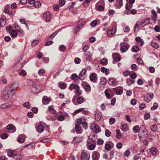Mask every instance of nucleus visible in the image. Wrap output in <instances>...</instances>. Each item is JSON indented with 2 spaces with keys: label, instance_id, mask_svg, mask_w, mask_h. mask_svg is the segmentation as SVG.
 Segmentation results:
<instances>
[{
  "label": "nucleus",
  "instance_id": "nucleus-20",
  "mask_svg": "<svg viewBox=\"0 0 160 160\" xmlns=\"http://www.w3.org/2000/svg\"><path fill=\"white\" fill-rule=\"evenodd\" d=\"M6 24L5 18H4L0 19V27H4Z\"/></svg>",
  "mask_w": 160,
  "mask_h": 160
},
{
  "label": "nucleus",
  "instance_id": "nucleus-29",
  "mask_svg": "<svg viewBox=\"0 0 160 160\" xmlns=\"http://www.w3.org/2000/svg\"><path fill=\"white\" fill-rule=\"evenodd\" d=\"M152 18L153 20L155 21L157 19V14L155 11H152Z\"/></svg>",
  "mask_w": 160,
  "mask_h": 160
},
{
  "label": "nucleus",
  "instance_id": "nucleus-17",
  "mask_svg": "<svg viewBox=\"0 0 160 160\" xmlns=\"http://www.w3.org/2000/svg\"><path fill=\"white\" fill-rule=\"evenodd\" d=\"M75 129L78 134L82 133V131L81 129V126L79 125H76L75 127Z\"/></svg>",
  "mask_w": 160,
  "mask_h": 160
},
{
  "label": "nucleus",
  "instance_id": "nucleus-36",
  "mask_svg": "<svg viewBox=\"0 0 160 160\" xmlns=\"http://www.w3.org/2000/svg\"><path fill=\"white\" fill-rule=\"evenodd\" d=\"M48 110L49 111L52 113H55V111L54 109L53 106H51L48 107Z\"/></svg>",
  "mask_w": 160,
  "mask_h": 160
},
{
  "label": "nucleus",
  "instance_id": "nucleus-6",
  "mask_svg": "<svg viewBox=\"0 0 160 160\" xmlns=\"http://www.w3.org/2000/svg\"><path fill=\"white\" fill-rule=\"evenodd\" d=\"M32 85L33 87V88H35L36 89V90L35 91L36 92H40L42 89V87L40 86V84H38V82H33Z\"/></svg>",
  "mask_w": 160,
  "mask_h": 160
},
{
  "label": "nucleus",
  "instance_id": "nucleus-28",
  "mask_svg": "<svg viewBox=\"0 0 160 160\" xmlns=\"http://www.w3.org/2000/svg\"><path fill=\"white\" fill-rule=\"evenodd\" d=\"M108 91H110V89H108V90H106L105 91V95L107 98L108 99H110L112 97V96H111L110 94H109Z\"/></svg>",
  "mask_w": 160,
  "mask_h": 160
},
{
  "label": "nucleus",
  "instance_id": "nucleus-27",
  "mask_svg": "<svg viewBox=\"0 0 160 160\" xmlns=\"http://www.w3.org/2000/svg\"><path fill=\"white\" fill-rule=\"evenodd\" d=\"M107 82L106 79L103 77L101 78L100 79V83L101 85L103 86L105 85Z\"/></svg>",
  "mask_w": 160,
  "mask_h": 160
},
{
  "label": "nucleus",
  "instance_id": "nucleus-43",
  "mask_svg": "<svg viewBox=\"0 0 160 160\" xmlns=\"http://www.w3.org/2000/svg\"><path fill=\"white\" fill-rule=\"evenodd\" d=\"M84 109V108H81L75 110L73 113V115H75L77 113L82 112L83 110Z\"/></svg>",
  "mask_w": 160,
  "mask_h": 160
},
{
  "label": "nucleus",
  "instance_id": "nucleus-19",
  "mask_svg": "<svg viewBox=\"0 0 160 160\" xmlns=\"http://www.w3.org/2000/svg\"><path fill=\"white\" fill-rule=\"evenodd\" d=\"M128 45H124L121 46L120 48V50L122 52H126L128 49Z\"/></svg>",
  "mask_w": 160,
  "mask_h": 160
},
{
  "label": "nucleus",
  "instance_id": "nucleus-63",
  "mask_svg": "<svg viewBox=\"0 0 160 160\" xmlns=\"http://www.w3.org/2000/svg\"><path fill=\"white\" fill-rule=\"evenodd\" d=\"M80 28L79 25H77L74 29V32L75 33H76L79 30Z\"/></svg>",
  "mask_w": 160,
  "mask_h": 160
},
{
  "label": "nucleus",
  "instance_id": "nucleus-25",
  "mask_svg": "<svg viewBox=\"0 0 160 160\" xmlns=\"http://www.w3.org/2000/svg\"><path fill=\"white\" fill-rule=\"evenodd\" d=\"M142 22V20H139L135 24L134 26V31L135 32L136 29L137 28V30L138 29V27L140 25Z\"/></svg>",
  "mask_w": 160,
  "mask_h": 160
},
{
  "label": "nucleus",
  "instance_id": "nucleus-35",
  "mask_svg": "<svg viewBox=\"0 0 160 160\" xmlns=\"http://www.w3.org/2000/svg\"><path fill=\"white\" fill-rule=\"evenodd\" d=\"M139 127L138 125L134 126L133 128V131L135 133H137L138 131L139 132Z\"/></svg>",
  "mask_w": 160,
  "mask_h": 160
},
{
  "label": "nucleus",
  "instance_id": "nucleus-47",
  "mask_svg": "<svg viewBox=\"0 0 160 160\" xmlns=\"http://www.w3.org/2000/svg\"><path fill=\"white\" fill-rule=\"evenodd\" d=\"M105 148L107 150H108V151L110 150L111 148V145H110V144L108 143H107L105 144Z\"/></svg>",
  "mask_w": 160,
  "mask_h": 160
},
{
  "label": "nucleus",
  "instance_id": "nucleus-56",
  "mask_svg": "<svg viewBox=\"0 0 160 160\" xmlns=\"http://www.w3.org/2000/svg\"><path fill=\"white\" fill-rule=\"evenodd\" d=\"M123 90L121 89H118L116 91V93L117 94L120 95L122 94Z\"/></svg>",
  "mask_w": 160,
  "mask_h": 160
},
{
  "label": "nucleus",
  "instance_id": "nucleus-9",
  "mask_svg": "<svg viewBox=\"0 0 160 160\" xmlns=\"http://www.w3.org/2000/svg\"><path fill=\"white\" fill-rule=\"evenodd\" d=\"M100 157L99 153L97 151H94L92 152V158L93 160H98Z\"/></svg>",
  "mask_w": 160,
  "mask_h": 160
},
{
  "label": "nucleus",
  "instance_id": "nucleus-39",
  "mask_svg": "<svg viewBox=\"0 0 160 160\" xmlns=\"http://www.w3.org/2000/svg\"><path fill=\"white\" fill-rule=\"evenodd\" d=\"M17 35L18 33L17 32L14 30L11 33V36L12 37H15L17 36Z\"/></svg>",
  "mask_w": 160,
  "mask_h": 160
},
{
  "label": "nucleus",
  "instance_id": "nucleus-8",
  "mask_svg": "<svg viewBox=\"0 0 160 160\" xmlns=\"http://www.w3.org/2000/svg\"><path fill=\"white\" fill-rule=\"evenodd\" d=\"M87 147L88 150H93L95 149L96 146L94 144L91 143L90 141H89V140H88Z\"/></svg>",
  "mask_w": 160,
  "mask_h": 160
},
{
  "label": "nucleus",
  "instance_id": "nucleus-49",
  "mask_svg": "<svg viewBox=\"0 0 160 160\" xmlns=\"http://www.w3.org/2000/svg\"><path fill=\"white\" fill-rule=\"evenodd\" d=\"M23 106L24 107L28 109H29L30 108L29 102H28L24 103L23 104Z\"/></svg>",
  "mask_w": 160,
  "mask_h": 160
},
{
  "label": "nucleus",
  "instance_id": "nucleus-32",
  "mask_svg": "<svg viewBox=\"0 0 160 160\" xmlns=\"http://www.w3.org/2000/svg\"><path fill=\"white\" fill-rule=\"evenodd\" d=\"M121 136L120 130L118 129L116 131V137L117 138H120Z\"/></svg>",
  "mask_w": 160,
  "mask_h": 160
},
{
  "label": "nucleus",
  "instance_id": "nucleus-10",
  "mask_svg": "<svg viewBox=\"0 0 160 160\" xmlns=\"http://www.w3.org/2000/svg\"><path fill=\"white\" fill-rule=\"evenodd\" d=\"M113 58L116 62H118L121 59V57L118 53H115L112 54Z\"/></svg>",
  "mask_w": 160,
  "mask_h": 160
},
{
  "label": "nucleus",
  "instance_id": "nucleus-1",
  "mask_svg": "<svg viewBox=\"0 0 160 160\" xmlns=\"http://www.w3.org/2000/svg\"><path fill=\"white\" fill-rule=\"evenodd\" d=\"M17 89L12 86H8L6 88V90L7 91V95L4 94L3 97L5 99H8V98H11L13 94L16 92Z\"/></svg>",
  "mask_w": 160,
  "mask_h": 160
},
{
  "label": "nucleus",
  "instance_id": "nucleus-15",
  "mask_svg": "<svg viewBox=\"0 0 160 160\" xmlns=\"http://www.w3.org/2000/svg\"><path fill=\"white\" fill-rule=\"evenodd\" d=\"M42 102L43 104L47 105L50 102V99L47 97L45 96L42 98Z\"/></svg>",
  "mask_w": 160,
  "mask_h": 160
},
{
  "label": "nucleus",
  "instance_id": "nucleus-3",
  "mask_svg": "<svg viewBox=\"0 0 160 160\" xmlns=\"http://www.w3.org/2000/svg\"><path fill=\"white\" fill-rule=\"evenodd\" d=\"M90 155L88 152L83 151L81 154V160H89Z\"/></svg>",
  "mask_w": 160,
  "mask_h": 160
},
{
  "label": "nucleus",
  "instance_id": "nucleus-61",
  "mask_svg": "<svg viewBox=\"0 0 160 160\" xmlns=\"http://www.w3.org/2000/svg\"><path fill=\"white\" fill-rule=\"evenodd\" d=\"M78 75L76 74H73L71 76V78L73 80H77Z\"/></svg>",
  "mask_w": 160,
  "mask_h": 160
},
{
  "label": "nucleus",
  "instance_id": "nucleus-7",
  "mask_svg": "<svg viewBox=\"0 0 160 160\" xmlns=\"http://www.w3.org/2000/svg\"><path fill=\"white\" fill-rule=\"evenodd\" d=\"M90 128L91 129H94V130L96 133L101 132V129L99 126L97 125H95L94 123L91 124Z\"/></svg>",
  "mask_w": 160,
  "mask_h": 160
},
{
  "label": "nucleus",
  "instance_id": "nucleus-53",
  "mask_svg": "<svg viewBox=\"0 0 160 160\" xmlns=\"http://www.w3.org/2000/svg\"><path fill=\"white\" fill-rule=\"evenodd\" d=\"M138 67L137 65L135 64H132L131 66V69L134 71Z\"/></svg>",
  "mask_w": 160,
  "mask_h": 160
},
{
  "label": "nucleus",
  "instance_id": "nucleus-21",
  "mask_svg": "<svg viewBox=\"0 0 160 160\" xmlns=\"http://www.w3.org/2000/svg\"><path fill=\"white\" fill-rule=\"evenodd\" d=\"M82 140V137H75L73 138V141L75 142H80Z\"/></svg>",
  "mask_w": 160,
  "mask_h": 160
},
{
  "label": "nucleus",
  "instance_id": "nucleus-50",
  "mask_svg": "<svg viewBox=\"0 0 160 160\" xmlns=\"http://www.w3.org/2000/svg\"><path fill=\"white\" fill-rule=\"evenodd\" d=\"M79 88L75 90L76 91L75 93L76 94V95L79 96L81 94L82 92L81 90H79Z\"/></svg>",
  "mask_w": 160,
  "mask_h": 160
},
{
  "label": "nucleus",
  "instance_id": "nucleus-45",
  "mask_svg": "<svg viewBox=\"0 0 160 160\" xmlns=\"http://www.w3.org/2000/svg\"><path fill=\"white\" fill-rule=\"evenodd\" d=\"M152 46L155 49H157L158 48V45L157 43L155 42H152L151 43Z\"/></svg>",
  "mask_w": 160,
  "mask_h": 160
},
{
  "label": "nucleus",
  "instance_id": "nucleus-4",
  "mask_svg": "<svg viewBox=\"0 0 160 160\" xmlns=\"http://www.w3.org/2000/svg\"><path fill=\"white\" fill-rule=\"evenodd\" d=\"M98 75L95 72L90 73L89 78L90 81L93 83H96L98 80Z\"/></svg>",
  "mask_w": 160,
  "mask_h": 160
},
{
  "label": "nucleus",
  "instance_id": "nucleus-23",
  "mask_svg": "<svg viewBox=\"0 0 160 160\" xmlns=\"http://www.w3.org/2000/svg\"><path fill=\"white\" fill-rule=\"evenodd\" d=\"M85 99L82 97H79L77 99V102L78 104H81L83 102Z\"/></svg>",
  "mask_w": 160,
  "mask_h": 160
},
{
  "label": "nucleus",
  "instance_id": "nucleus-13",
  "mask_svg": "<svg viewBox=\"0 0 160 160\" xmlns=\"http://www.w3.org/2000/svg\"><path fill=\"white\" fill-rule=\"evenodd\" d=\"M25 140V136L24 135H20L18 137V141L20 143L24 142Z\"/></svg>",
  "mask_w": 160,
  "mask_h": 160
},
{
  "label": "nucleus",
  "instance_id": "nucleus-55",
  "mask_svg": "<svg viewBox=\"0 0 160 160\" xmlns=\"http://www.w3.org/2000/svg\"><path fill=\"white\" fill-rule=\"evenodd\" d=\"M66 47L63 45H61L59 47V50L62 51L64 52L66 49Z\"/></svg>",
  "mask_w": 160,
  "mask_h": 160
},
{
  "label": "nucleus",
  "instance_id": "nucleus-62",
  "mask_svg": "<svg viewBox=\"0 0 160 160\" xmlns=\"http://www.w3.org/2000/svg\"><path fill=\"white\" fill-rule=\"evenodd\" d=\"M97 24V22L95 20H93L91 23V25L92 27L96 26Z\"/></svg>",
  "mask_w": 160,
  "mask_h": 160
},
{
  "label": "nucleus",
  "instance_id": "nucleus-51",
  "mask_svg": "<svg viewBox=\"0 0 160 160\" xmlns=\"http://www.w3.org/2000/svg\"><path fill=\"white\" fill-rule=\"evenodd\" d=\"M132 6V5L129 3H127L126 4V8L127 10H130Z\"/></svg>",
  "mask_w": 160,
  "mask_h": 160
},
{
  "label": "nucleus",
  "instance_id": "nucleus-18",
  "mask_svg": "<svg viewBox=\"0 0 160 160\" xmlns=\"http://www.w3.org/2000/svg\"><path fill=\"white\" fill-rule=\"evenodd\" d=\"M100 69L101 71L102 72L105 73L106 75H108L110 73L109 69L105 67H101Z\"/></svg>",
  "mask_w": 160,
  "mask_h": 160
},
{
  "label": "nucleus",
  "instance_id": "nucleus-2",
  "mask_svg": "<svg viewBox=\"0 0 160 160\" xmlns=\"http://www.w3.org/2000/svg\"><path fill=\"white\" fill-rule=\"evenodd\" d=\"M148 134V132L145 127L142 126L140 128L138 134L139 138H146L147 137Z\"/></svg>",
  "mask_w": 160,
  "mask_h": 160
},
{
  "label": "nucleus",
  "instance_id": "nucleus-64",
  "mask_svg": "<svg viewBox=\"0 0 160 160\" xmlns=\"http://www.w3.org/2000/svg\"><path fill=\"white\" fill-rule=\"evenodd\" d=\"M130 77L132 79H134L137 77V75L135 72H133L130 75Z\"/></svg>",
  "mask_w": 160,
  "mask_h": 160
},
{
  "label": "nucleus",
  "instance_id": "nucleus-33",
  "mask_svg": "<svg viewBox=\"0 0 160 160\" xmlns=\"http://www.w3.org/2000/svg\"><path fill=\"white\" fill-rule=\"evenodd\" d=\"M85 121V119L84 118H81L77 120V122L79 124H82Z\"/></svg>",
  "mask_w": 160,
  "mask_h": 160
},
{
  "label": "nucleus",
  "instance_id": "nucleus-46",
  "mask_svg": "<svg viewBox=\"0 0 160 160\" xmlns=\"http://www.w3.org/2000/svg\"><path fill=\"white\" fill-rule=\"evenodd\" d=\"M100 63L102 64L105 65L107 63V60L104 58L102 59L100 61Z\"/></svg>",
  "mask_w": 160,
  "mask_h": 160
},
{
  "label": "nucleus",
  "instance_id": "nucleus-34",
  "mask_svg": "<svg viewBox=\"0 0 160 160\" xmlns=\"http://www.w3.org/2000/svg\"><path fill=\"white\" fill-rule=\"evenodd\" d=\"M158 107V104L157 103H154L153 104V106L151 108V110H154L156 109Z\"/></svg>",
  "mask_w": 160,
  "mask_h": 160
},
{
  "label": "nucleus",
  "instance_id": "nucleus-14",
  "mask_svg": "<svg viewBox=\"0 0 160 160\" xmlns=\"http://www.w3.org/2000/svg\"><path fill=\"white\" fill-rule=\"evenodd\" d=\"M108 83L110 85L115 86L116 84L115 79L114 78H110L108 79Z\"/></svg>",
  "mask_w": 160,
  "mask_h": 160
},
{
  "label": "nucleus",
  "instance_id": "nucleus-31",
  "mask_svg": "<svg viewBox=\"0 0 160 160\" xmlns=\"http://www.w3.org/2000/svg\"><path fill=\"white\" fill-rule=\"evenodd\" d=\"M139 49V47L136 46H135L132 48V51L133 52H137Z\"/></svg>",
  "mask_w": 160,
  "mask_h": 160
},
{
  "label": "nucleus",
  "instance_id": "nucleus-37",
  "mask_svg": "<svg viewBox=\"0 0 160 160\" xmlns=\"http://www.w3.org/2000/svg\"><path fill=\"white\" fill-rule=\"evenodd\" d=\"M38 73L39 75L41 76L45 73V71L44 69H41L38 70Z\"/></svg>",
  "mask_w": 160,
  "mask_h": 160
},
{
  "label": "nucleus",
  "instance_id": "nucleus-5",
  "mask_svg": "<svg viewBox=\"0 0 160 160\" xmlns=\"http://www.w3.org/2000/svg\"><path fill=\"white\" fill-rule=\"evenodd\" d=\"M116 27L114 26H112V29L108 30L107 32V36L108 37H111L115 34L116 32Z\"/></svg>",
  "mask_w": 160,
  "mask_h": 160
},
{
  "label": "nucleus",
  "instance_id": "nucleus-59",
  "mask_svg": "<svg viewBox=\"0 0 160 160\" xmlns=\"http://www.w3.org/2000/svg\"><path fill=\"white\" fill-rule=\"evenodd\" d=\"M65 0H60L59 1V4L60 6H63L65 3Z\"/></svg>",
  "mask_w": 160,
  "mask_h": 160
},
{
  "label": "nucleus",
  "instance_id": "nucleus-57",
  "mask_svg": "<svg viewBox=\"0 0 160 160\" xmlns=\"http://www.w3.org/2000/svg\"><path fill=\"white\" fill-rule=\"evenodd\" d=\"M74 61L76 64H78L80 63L81 62V60L78 58H75Z\"/></svg>",
  "mask_w": 160,
  "mask_h": 160
},
{
  "label": "nucleus",
  "instance_id": "nucleus-24",
  "mask_svg": "<svg viewBox=\"0 0 160 160\" xmlns=\"http://www.w3.org/2000/svg\"><path fill=\"white\" fill-rule=\"evenodd\" d=\"M86 73V70L85 69H83L82 70L81 72L79 74V78L80 80L82 79H83L82 78V77L85 75Z\"/></svg>",
  "mask_w": 160,
  "mask_h": 160
},
{
  "label": "nucleus",
  "instance_id": "nucleus-60",
  "mask_svg": "<svg viewBox=\"0 0 160 160\" xmlns=\"http://www.w3.org/2000/svg\"><path fill=\"white\" fill-rule=\"evenodd\" d=\"M17 7V5L16 3H12L11 5V9H14L16 8Z\"/></svg>",
  "mask_w": 160,
  "mask_h": 160
},
{
  "label": "nucleus",
  "instance_id": "nucleus-58",
  "mask_svg": "<svg viewBox=\"0 0 160 160\" xmlns=\"http://www.w3.org/2000/svg\"><path fill=\"white\" fill-rule=\"evenodd\" d=\"M115 121V119L113 118H111L109 119V123L112 125L114 123Z\"/></svg>",
  "mask_w": 160,
  "mask_h": 160
},
{
  "label": "nucleus",
  "instance_id": "nucleus-22",
  "mask_svg": "<svg viewBox=\"0 0 160 160\" xmlns=\"http://www.w3.org/2000/svg\"><path fill=\"white\" fill-rule=\"evenodd\" d=\"M24 155L23 154H19L14 156V158L17 160H21L23 158Z\"/></svg>",
  "mask_w": 160,
  "mask_h": 160
},
{
  "label": "nucleus",
  "instance_id": "nucleus-26",
  "mask_svg": "<svg viewBox=\"0 0 160 160\" xmlns=\"http://www.w3.org/2000/svg\"><path fill=\"white\" fill-rule=\"evenodd\" d=\"M150 152L152 155H155L156 154L157 152V149L155 147H152L150 148L149 149Z\"/></svg>",
  "mask_w": 160,
  "mask_h": 160
},
{
  "label": "nucleus",
  "instance_id": "nucleus-52",
  "mask_svg": "<svg viewBox=\"0 0 160 160\" xmlns=\"http://www.w3.org/2000/svg\"><path fill=\"white\" fill-rule=\"evenodd\" d=\"M134 80H131L130 79H127V83L128 84V85L129 86L132 84L134 83Z\"/></svg>",
  "mask_w": 160,
  "mask_h": 160
},
{
  "label": "nucleus",
  "instance_id": "nucleus-30",
  "mask_svg": "<svg viewBox=\"0 0 160 160\" xmlns=\"http://www.w3.org/2000/svg\"><path fill=\"white\" fill-rule=\"evenodd\" d=\"M44 130V127L42 125H39L37 128V131L39 132H41Z\"/></svg>",
  "mask_w": 160,
  "mask_h": 160
},
{
  "label": "nucleus",
  "instance_id": "nucleus-16",
  "mask_svg": "<svg viewBox=\"0 0 160 160\" xmlns=\"http://www.w3.org/2000/svg\"><path fill=\"white\" fill-rule=\"evenodd\" d=\"M96 7L98 10H104V4L100 5L99 2L96 4Z\"/></svg>",
  "mask_w": 160,
  "mask_h": 160
},
{
  "label": "nucleus",
  "instance_id": "nucleus-11",
  "mask_svg": "<svg viewBox=\"0 0 160 160\" xmlns=\"http://www.w3.org/2000/svg\"><path fill=\"white\" fill-rule=\"evenodd\" d=\"M102 117L101 112H96L95 115V119L97 121H99Z\"/></svg>",
  "mask_w": 160,
  "mask_h": 160
},
{
  "label": "nucleus",
  "instance_id": "nucleus-44",
  "mask_svg": "<svg viewBox=\"0 0 160 160\" xmlns=\"http://www.w3.org/2000/svg\"><path fill=\"white\" fill-rule=\"evenodd\" d=\"M20 75L22 76H24L26 75V72L24 70H21L19 73Z\"/></svg>",
  "mask_w": 160,
  "mask_h": 160
},
{
  "label": "nucleus",
  "instance_id": "nucleus-48",
  "mask_svg": "<svg viewBox=\"0 0 160 160\" xmlns=\"http://www.w3.org/2000/svg\"><path fill=\"white\" fill-rule=\"evenodd\" d=\"M8 156L9 157H13L14 158V156L15 155L14 154L12 151L10 150L8 153Z\"/></svg>",
  "mask_w": 160,
  "mask_h": 160
},
{
  "label": "nucleus",
  "instance_id": "nucleus-40",
  "mask_svg": "<svg viewBox=\"0 0 160 160\" xmlns=\"http://www.w3.org/2000/svg\"><path fill=\"white\" fill-rule=\"evenodd\" d=\"M151 129L152 132L155 131L157 129V126L156 124H153L151 127Z\"/></svg>",
  "mask_w": 160,
  "mask_h": 160
},
{
  "label": "nucleus",
  "instance_id": "nucleus-12",
  "mask_svg": "<svg viewBox=\"0 0 160 160\" xmlns=\"http://www.w3.org/2000/svg\"><path fill=\"white\" fill-rule=\"evenodd\" d=\"M43 17L45 18V19L47 21H49L51 18L50 12L48 11L47 12L44 13Z\"/></svg>",
  "mask_w": 160,
  "mask_h": 160
},
{
  "label": "nucleus",
  "instance_id": "nucleus-38",
  "mask_svg": "<svg viewBox=\"0 0 160 160\" xmlns=\"http://www.w3.org/2000/svg\"><path fill=\"white\" fill-rule=\"evenodd\" d=\"M91 137H92L91 138H89L88 140H89H89H91L92 142H95L97 138V136L95 135H92Z\"/></svg>",
  "mask_w": 160,
  "mask_h": 160
},
{
  "label": "nucleus",
  "instance_id": "nucleus-54",
  "mask_svg": "<svg viewBox=\"0 0 160 160\" xmlns=\"http://www.w3.org/2000/svg\"><path fill=\"white\" fill-rule=\"evenodd\" d=\"M84 88L87 91H89L91 90V87L88 84H87L85 86Z\"/></svg>",
  "mask_w": 160,
  "mask_h": 160
},
{
  "label": "nucleus",
  "instance_id": "nucleus-42",
  "mask_svg": "<svg viewBox=\"0 0 160 160\" xmlns=\"http://www.w3.org/2000/svg\"><path fill=\"white\" fill-rule=\"evenodd\" d=\"M34 5L36 8H38L41 6V3L39 2H36L34 3Z\"/></svg>",
  "mask_w": 160,
  "mask_h": 160
},
{
  "label": "nucleus",
  "instance_id": "nucleus-41",
  "mask_svg": "<svg viewBox=\"0 0 160 160\" xmlns=\"http://www.w3.org/2000/svg\"><path fill=\"white\" fill-rule=\"evenodd\" d=\"M150 18H148L146 19L143 22V23L145 24V25H146L148 24H149L150 23Z\"/></svg>",
  "mask_w": 160,
  "mask_h": 160
}]
</instances>
